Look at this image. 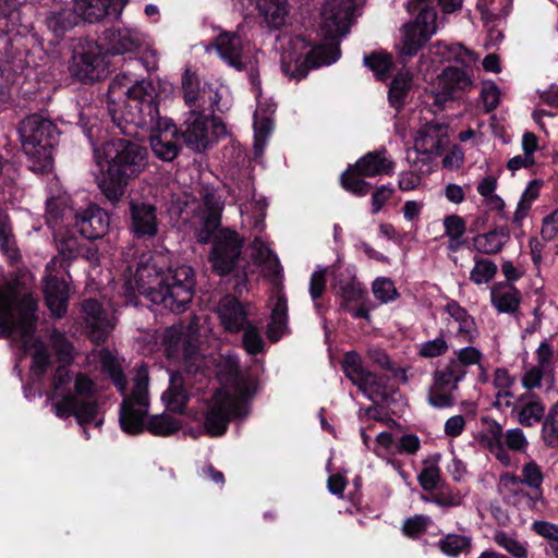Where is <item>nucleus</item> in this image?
<instances>
[{
  "mask_svg": "<svg viewBox=\"0 0 558 558\" xmlns=\"http://www.w3.org/2000/svg\"><path fill=\"white\" fill-rule=\"evenodd\" d=\"M51 341L60 365L53 375L52 391L49 396L51 411L61 420L73 417L82 427L86 439L90 438L89 427L99 429L104 415L97 401V373L109 376L124 396L120 405L121 429L129 435H137L145 428L156 436H169L178 432L181 424L169 414L162 413L147 418L149 410L148 372L143 365L137 367L130 393H125V376L120 360L108 349L93 350L86 356L85 372L69 371L73 360L71 343L58 331Z\"/></svg>",
  "mask_w": 558,
  "mask_h": 558,
  "instance_id": "1",
  "label": "nucleus"
},
{
  "mask_svg": "<svg viewBox=\"0 0 558 558\" xmlns=\"http://www.w3.org/2000/svg\"><path fill=\"white\" fill-rule=\"evenodd\" d=\"M364 0H326L320 14L322 43L312 46L303 36L283 34L278 38L281 69L286 76L300 81L311 69L339 60V39L349 33L352 15Z\"/></svg>",
  "mask_w": 558,
  "mask_h": 558,
  "instance_id": "2",
  "label": "nucleus"
},
{
  "mask_svg": "<svg viewBox=\"0 0 558 558\" xmlns=\"http://www.w3.org/2000/svg\"><path fill=\"white\" fill-rule=\"evenodd\" d=\"M124 291L126 304L133 301L137 291L155 304L182 313L193 299L194 272L186 265L172 269L165 254H143L133 280L124 283Z\"/></svg>",
  "mask_w": 558,
  "mask_h": 558,
  "instance_id": "3",
  "label": "nucleus"
},
{
  "mask_svg": "<svg viewBox=\"0 0 558 558\" xmlns=\"http://www.w3.org/2000/svg\"><path fill=\"white\" fill-rule=\"evenodd\" d=\"M37 303L19 279L0 282V338H10L23 354H31V372L41 376L50 363L45 344L35 337Z\"/></svg>",
  "mask_w": 558,
  "mask_h": 558,
  "instance_id": "4",
  "label": "nucleus"
},
{
  "mask_svg": "<svg viewBox=\"0 0 558 558\" xmlns=\"http://www.w3.org/2000/svg\"><path fill=\"white\" fill-rule=\"evenodd\" d=\"M94 158L101 168L98 187L112 204L121 201L129 181L147 166L146 148L126 138H116L94 147Z\"/></svg>",
  "mask_w": 558,
  "mask_h": 558,
  "instance_id": "5",
  "label": "nucleus"
},
{
  "mask_svg": "<svg viewBox=\"0 0 558 558\" xmlns=\"http://www.w3.org/2000/svg\"><path fill=\"white\" fill-rule=\"evenodd\" d=\"M219 58L229 66L238 70L250 71V80L255 87L257 97V108L254 113V157H262L267 145L268 137L274 128L272 114L276 107L274 104H263L259 100V82L255 73L257 63L256 57L247 43L234 32H225L218 35L211 46Z\"/></svg>",
  "mask_w": 558,
  "mask_h": 558,
  "instance_id": "6",
  "label": "nucleus"
},
{
  "mask_svg": "<svg viewBox=\"0 0 558 558\" xmlns=\"http://www.w3.org/2000/svg\"><path fill=\"white\" fill-rule=\"evenodd\" d=\"M108 97L113 122L126 136L138 133L129 129L131 124H145L151 121L155 112V88L149 80L138 81L130 73H119L110 83Z\"/></svg>",
  "mask_w": 558,
  "mask_h": 558,
  "instance_id": "7",
  "label": "nucleus"
},
{
  "mask_svg": "<svg viewBox=\"0 0 558 558\" xmlns=\"http://www.w3.org/2000/svg\"><path fill=\"white\" fill-rule=\"evenodd\" d=\"M230 376L222 388L217 390L208 403L205 414V430L210 436H221L231 420H243L250 413V403L255 395V383L243 376L232 360Z\"/></svg>",
  "mask_w": 558,
  "mask_h": 558,
  "instance_id": "8",
  "label": "nucleus"
},
{
  "mask_svg": "<svg viewBox=\"0 0 558 558\" xmlns=\"http://www.w3.org/2000/svg\"><path fill=\"white\" fill-rule=\"evenodd\" d=\"M436 5H439L444 13H451L461 8L462 0H407L408 12L417 13V16L402 28L401 53L403 56H415L437 33L442 21L437 19Z\"/></svg>",
  "mask_w": 558,
  "mask_h": 558,
  "instance_id": "9",
  "label": "nucleus"
},
{
  "mask_svg": "<svg viewBox=\"0 0 558 558\" xmlns=\"http://www.w3.org/2000/svg\"><path fill=\"white\" fill-rule=\"evenodd\" d=\"M20 134L29 169L35 173L49 172L52 169V154L58 141L54 124L48 119L34 114L22 122Z\"/></svg>",
  "mask_w": 558,
  "mask_h": 558,
  "instance_id": "10",
  "label": "nucleus"
},
{
  "mask_svg": "<svg viewBox=\"0 0 558 558\" xmlns=\"http://www.w3.org/2000/svg\"><path fill=\"white\" fill-rule=\"evenodd\" d=\"M46 219L54 233H60L63 223L74 222V227L86 239L104 236L110 223L108 214L97 205H89L84 211L76 213L62 198H50L47 202Z\"/></svg>",
  "mask_w": 558,
  "mask_h": 558,
  "instance_id": "11",
  "label": "nucleus"
},
{
  "mask_svg": "<svg viewBox=\"0 0 558 558\" xmlns=\"http://www.w3.org/2000/svg\"><path fill=\"white\" fill-rule=\"evenodd\" d=\"M198 342L195 331L183 325L167 328L162 339L167 356L183 363L187 374L204 373L216 361L213 355L202 352Z\"/></svg>",
  "mask_w": 558,
  "mask_h": 558,
  "instance_id": "12",
  "label": "nucleus"
},
{
  "mask_svg": "<svg viewBox=\"0 0 558 558\" xmlns=\"http://www.w3.org/2000/svg\"><path fill=\"white\" fill-rule=\"evenodd\" d=\"M182 89L190 110L205 114L206 111L222 112L229 108L228 89L223 85L205 83L201 88L197 75L189 69L182 75Z\"/></svg>",
  "mask_w": 558,
  "mask_h": 558,
  "instance_id": "13",
  "label": "nucleus"
},
{
  "mask_svg": "<svg viewBox=\"0 0 558 558\" xmlns=\"http://www.w3.org/2000/svg\"><path fill=\"white\" fill-rule=\"evenodd\" d=\"M129 129L138 133L140 130L150 131V147L155 156L163 161H172L179 154L181 135L177 126L168 118H160L158 107L151 113V121L145 124H131Z\"/></svg>",
  "mask_w": 558,
  "mask_h": 558,
  "instance_id": "14",
  "label": "nucleus"
},
{
  "mask_svg": "<svg viewBox=\"0 0 558 558\" xmlns=\"http://www.w3.org/2000/svg\"><path fill=\"white\" fill-rule=\"evenodd\" d=\"M473 88L474 81L468 68L447 66L430 90L433 105L442 108L446 102L461 98Z\"/></svg>",
  "mask_w": 558,
  "mask_h": 558,
  "instance_id": "15",
  "label": "nucleus"
},
{
  "mask_svg": "<svg viewBox=\"0 0 558 558\" xmlns=\"http://www.w3.org/2000/svg\"><path fill=\"white\" fill-rule=\"evenodd\" d=\"M213 242L209 262L214 270L219 275L231 272L241 256V239L234 231L221 229L214 234Z\"/></svg>",
  "mask_w": 558,
  "mask_h": 558,
  "instance_id": "16",
  "label": "nucleus"
},
{
  "mask_svg": "<svg viewBox=\"0 0 558 558\" xmlns=\"http://www.w3.org/2000/svg\"><path fill=\"white\" fill-rule=\"evenodd\" d=\"M341 366L345 376L368 399L374 400L383 395L385 387L383 378L365 369L361 356L355 351H349L344 354Z\"/></svg>",
  "mask_w": 558,
  "mask_h": 558,
  "instance_id": "17",
  "label": "nucleus"
},
{
  "mask_svg": "<svg viewBox=\"0 0 558 558\" xmlns=\"http://www.w3.org/2000/svg\"><path fill=\"white\" fill-rule=\"evenodd\" d=\"M130 230L136 239H151L157 235L159 220L154 204L131 198L129 202Z\"/></svg>",
  "mask_w": 558,
  "mask_h": 558,
  "instance_id": "18",
  "label": "nucleus"
},
{
  "mask_svg": "<svg viewBox=\"0 0 558 558\" xmlns=\"http://www.w3.org/2000/svg\"><path fill=\"white\" fill-rule=\"evenodd\" d=\"M505 407L511 409V414L523 427H533L542 423L546 415L542 399L530 391L521 393L514 401L506 400Z\"/></svg>",
  "mask_w": 558,
  "mask_h": 558,
  "instance_id": "19",
  "label": "nucleus"
},
{
  "mask_svg": "<svg viewBox=\"0 0 558 558\" xmlns=\"http://www.w3.org/2000/svg\"><path fill=\"white\" fill-rule=\"evenodd\" d=\"M482 422L484 427L480 434V444L504 466L515 465L518 461L504 445L506 432L502 425L489 417H484Z\"/></svg>",
  "mask_w": 558,
  "mask_h": 558,
  "instance_id": "20",
  "label": "nucleus"
},
{
  "mask_svg": "<svg viewBox=\"0 0 558 558\" xmlns=\"http://www.w3.org/2000/svg\"><path fill=\"white\" fill-rule=\"evenodd\" d=\"M83 318L89 337L95 342L104 341L107 335L114 328L116 318L109 315L101 304L93 299L82 303Z\"/></svg>",
  "mask_w": 558,
  "mask_h": 558,
  "instance_id": "21",
  "label": "nucleus"
},
{
  "mask_svg": "<svg viewBox=\"0 0 558 558\" xmlns=\"http://www.w3.org/2000/svg\"><path fill=\"white\" fill-rule=\"evenodd\" d=\"M448 314L447 325L456 329L454 337L462 343H472L478 337L476 323L468 311L457 301L450 300L445 306Z\"/></svg>",
  "mask_w": 558,
  "mask_h": 558,
  "instance_id": "22",
  "label": "nucleus"
},
{
  "mask_svg": "<svg viewBox=\"0 0 558 558\" xmlns=\"http://www.w3.org/2000/svg\"><path fill=\"white\" fill-rule=\"evenodd\" d=\"M107 51L111 54L133 52L148 45L147 36L136 27H122L105 32Z\"/></svg>",
  "mask_w": 558,
  "mask_h": 558,
  "instance_id": "23",
  "label": "nucleus"
},
{
  "mask_svg": "<svg viewBox=\"0 0 558 558\" xmlns=\"http://www.w3.org/2000/svg\"><path fill=\"white\" fill-rule=\"evenodd\" d=\"M428 58L430 63L457 62L464 68H470L476 62V54L462 44H449L438 40L429 46Z\"/></svg>",
  "mask_w": 558,
  "mask_h": 558,
  "instance_id": "24",
  "label": "nucleus"
},
{
  "mask_svg": "<svg viewBox=\"0 0 558 558\" xmlns=\"http://www.w3.org/2000/svg\"><path fill=\"white\" fill-rule=\"evenodd\" d=\"M129 0H74L73 11L84 21L94 23L106 15H121Z\"/></svg>",
  "mask_w": 558,
  "mask_h": 558,
  "instance_id": "25",
  "label": "nucleus"
},
{
  "mask_svg": "<svg viewBox=\"0 0 558 558\" xmlns=\"http://www.w3.org/2000/svg\"><path fill=\"white\" fill-rule=\"evenodd\" d=\"M185 126L181 137L184 138L186 146L198 153L207 149L211 143L207 116L197 110H190Z\"/></svg>",
  "mask_w": 558,
  "mask_h": 558,
  "instance_id": "26",
  "label": "nucleus"
},
{
  "mask_svg": "<svg viewBox=\"0 0 558 558\" xmlns=\"http://www.w3.org/2000/svg\"><path fill=\"white\" fill-rule=\"evenodd\" d=\"M332 292L343 302H356L362 299L364 289L356 279L355 270L351 267L332 270Z\"/></svg>",
  "mask_w": 558,
  "mask_h": 558,
  "instance_id": "27",
  "label": "nucleus"
},
{
  "mask_svg": "<svg viewBox=\"0 0 558 558\" xmlns=\"http://www.w3.org/2000/svg\"><path fill=\"white\" fill-rule=\"evenodd\" d=\"M217 314L221 325L230 332H239L248 323L245 307L232 295H225L219 301Z\"/></svg>",
  "mask_w": 558,
  "mask_h": 558,
  "instance_id": "28",
  "label": "nucleus"
},
{
  "mask_svg": "<svg viewBox=\"0 0 558 558\" xmlns=\"http://www.w3.org/2000/svg\"><path fill=\"white\" fill-rule=\"evenodd\" d=\"M269 306L271 315L267 325V337L271 341H278L288 331V301L281 289L270 298Z\"/></svg>",
  "mask_w": 558,
  "mask_h": 558,
  "instance_id": "29",
  "label": "nucleus"
},
{
  "mask_svg": "<svg viewBox=\"0 0 558 558\" xmlns=\"http://www.w3.org/2000/svg\"><path fill=\"white\" fill-rule=\"evenodd\" d=\"M45 300L51 314L62 317L66 313L69 290L63 279L47 275L44 281Z\"/></svg>",
  "mask_w": 558,
  "mask_h": 558,
  "instance_id": "30",
  "label": "nucleus"
},
{
  "mask_svg": "<svg viewBox=\"0 0 558 558\" xmlns=\"http://www.w3.org/2000/svg\"><path fill=\"white\" fill-rule=\"evenodd\" d=\"M202 198L207 214L204 216L205 231L199 233V241L207 243L210 240V232L219 226L225 203L218 192L209 187L203 189Z\"/></svg>",
  "mask_w": 558,
  "mask_h": 558,
  "instance_id": "31",
  "label": "nucleus"
},
{
  "mask_svg": "<svg viewBox=\"0 0 558 558\" xmlns=\"http://www.w3.org/2000/svg\"><path fill=\"white\" fill-rule=\"evenodd\" d=\"M102 58L95 49L77 53L72 58L70 71L73 76L81 81H95L102 72Z\"/></svg>",
  "mask_w": 558,
  "mask_h": 558,
  "instance_id": "32",
  "label": "nucleus"
},
{
  "mask_svg": "<svg viewBox=\"0 0 558 558\" xmlns=\"http://www.w3.org/2000/svg\"><path fill=\"white\" fill-rule=\"evenodd\" d=\"M251 257L255 264L262 267L265 276L274 279L280 277L282 268L278 257L259 236H256L252 243Z\"/></svg>",
  "mask_w": 558,
  "mask_h": 558,
  "instance_id": "33",
  "label": "nucleus"
},
{
  "mask_svg": "<svg viewBox=\"0 0 558 558\" xmlns=\"http://www.w3.org/2000/svg\"><path fill=\"white\" fill-rule=\"evenodd\" d=\"M510 240V231L507 227L499 226L488 232L477 234L473 238L474 248L482 254H497Z\"/></svg>",
  "mask_w": 558,
  "mask_h": 558,
  "instance_id": "34",
  "label": "nucleus"
},
{
  "mask_svg": "<svg viewBox=\"0 0 558 558\" xmlns=\"http://www.w3.org/2000/svg\"><path fill=\"white\" fill-rule=\"evenodd\" d=\"M355 168L363 177H376L390 173L395 162L386 156V150L372 151L360 158Z\"/></svg>",
  "mask_w": 558,
  "mask_h": 558,
  "instance_id": "35",
  "label": "nucleus"
},
{
  "mask_svg": "<svg viewBox=\"0 0 558 558\" xmlns=\"http://www.w3.org/2000/svg\"><path fill=\"white\" fill-rule=\"evenodd\" d=\"M256 9L264 23L271 28L284 25L289 13L287 0H256Z\"/></svg>",
  "mask_w": 558,
  "mask_h": 558,
  "instance_id": "36",
  "label": "nucleus"
},
{
  "mask_svg": "<svg viewBox=\"0 0 558 558\" xmlns=\"http://www.w3.org/2000/svg\"><path fill=\"white\" fill-rule=\"evenodd\" d=\"M490 302L499 313L512 314L520 305V292L510 284L494 286Z\"/></svg>",
  "mask_w": 558,
  "mask_h": 558,
  "instance_id": "37",
  "label": "nucleus"
},
{
  "mask_svg": "<svg viewBox=\"0 0 558 558\" xmlns=\"http://www.w3.org/2000/svg\"><path fill=\"white\" fill-rule=\"evenodd\" d=\"M162 400L169 411L182 412L184 410L189 393L184 388V379L181 373L170 375V385L163 392Z\"/></svg>",
  "mask_w": 558,
  "mask_h": 558,
  "instance_id": "38",
  "label": "nucleus"
},
{
  "mask_svg": "<svg viewBox=\"0 0 558 558\" xmlns=\"http://www.w3.org/2000/svg\"><path fill=\"white\" fill-rule=\"evenodd\" d=\"M466 376V371H463L452 357L447 363L436 369L433 374V380L437 387H446L450 391L458 389L459 383H461Z\"/></svg>",
  "mask_w": 558,
  "mask_h": 558,
  "instance_id": "39",
  "label": "nucleus"
},
{
  "mask_svg": "<svg viewBox=\"0 0 558 558\" xmlns=\"http://www.w3.org/2000/svg\"><path fill=\"white\" fill-rule=\"evenodd\" d=\"M412 74L409 71L398 73L390 83L388 99L390 105L400 109L412 87Z\"/></svg>",
  "mask_w": 558,
  "mask_h": 558,
  "instance_id": "40",
  "label": "nucleus"
},
{
  "mask_svg": "<svg viewBox=\"0 0 558 558\" xmlns=\"http://www.w3.org/2000/svg\"><path fill=\"white\" fill-rule=\"evenodd\" d=\"M541 439L547 448H558V400L542 421Z\"/></svg>",
  "mask_w": 558,
  "mask_h": 558,
  "instance_id": "41",
  "label": "nucleus"
},
{
  "mask_svg": "<svg viewBox=\"0 0 558 558\" xmlns=\"http://www.w3.org/2000/svg\"><path fill=\"white\" fill-rule=\"evenodd\" d=\"M494 542L509 553L513 558H527V544L518 539L515 534L506 531H496Z\"/></svg>",
  "mask_w": 558,
  "mask_h": 558,
  "instance_id": "42",
  "label": "nucleus"
},
{
  "mask_svg": "<svg viewBox=\"0 0 558 558\" xmlns=\"http://www.w3.org/2000/svg\"><path fill=\"white\" fill-rule=\"evenodd\" d=\"M363 63L367 66L378 80L385 81L389 77L392 68V58L384 51H375L371 54H365Z\"/></svg>",
  "mask_w": 558,
  "mask_h": 558,
  "instance_id": "43",
  "label": "nucleus"
},
{
  "mask_svg": "<svg viewBox=\"0 0 558 558\" xmlns=\"http://www.w3.org/2000/svg\"><path fill=\"white\" fill-rule=\"evenodd\" d=\"M449 349V341L441 331L436 338L421 342L416 353L424 359H436L445 355Z\"/></svg>",
  "mask_w": 558,
  "mask_h": 558,
  "instance_id": "44",
  "label": "nucleus"
},
{
  "mask_svg": "<svg viewBox=\"0 0 558 558\" xmlns=\"http://www.w3.org/2000/svg\"><path fill=\"white\" fill-rule=\"evenodd\" d=\"M77 15L70 9H62L58 12H51L47 17L48 28L57 36H61L65 31L75 25Z\"/></svg>",
  "mask_w": 558,
  "mask_h": 558,
  "instance_id": "45",
  "label": "nucleus"
},
{
  "mask_svg": "<svg viewBox=\"0 0 558 558\" xmlns=\"http://www.w3.org/2000/svg\"><path fill=\"white\" fill-rule=\"evenodd\" d=\"M520 478L523 485H526L534 492L541 493L544 482V473L541 465L536 461L529 460L522 465Z\"/></svg>",
  "mask_w": 558,
  "mask_h": 558,
  "instance_id": "46",
  "label": "nucleus"
},
{
  "mask_svg": "<svg viewBox=\"0 0 558 558\" xmlns=\"http://www.w3.org/2000/svg\"><path fill=\"white\" fill-rule=\"evenodd\" d=\"M497 272V265L484 258H474V267L471 270L470 279L475 284H484L489 282Z\"/></svg>",
  "mask_w": 558,
  "mask_h": 558,
  "instance_id": "47",
  "label": "nucleus"
},
{
  "mask_svg": "<svg viewBox=\"0 0 558 558\" xmlns=\"http://www.w3.org/2000/svg\"><path fill=\"white\" fill-rule=\"evenodd\" d=\"M554 379L553 372L542 366H532L522 376L521 384L526 390H533L542 387V383L551 384Z\"/></svg>",
  "mask_w": 558,
  "mask_h": 558,
  "instance_id": "48",
  "label": "nucleus"
},
{
  "mask_svg": "<svg viewBox=\"0 0 558 558\" xmlns=\"http://www.w3.org/2000/svg\"><path fill=\"white\" fill-rule=\"evenodd\" d=\"M439 546L444 554L454 557L468 553L471 539L463 535L448 534L440 541Z\"/></svg>",
  "mask_w": 558,
  "mask_h": 558,
  "instance_id": "49",
  "label": "nucleus"
},
{
  "mask_svg": "<svg viewBox=\"0 0 558 558\" xmlns=\"http://www.w3.org/2000/svg\"><path fill=\"white\" fill-rule=\"evenodd\" d=\"M538 196V186L532 182L529 184V186L524 190V192L521 195L520 201L518 202L517 209L514 211L512 222L515 225H521L522 220L526 217L532 203L536 199Z\"/></svg>",
  "mask_w": 558,
  "mask_h": 558,
  "instance_id": "50",
  "label": "nucleus"
},
{
  "mask_svg": "<svg viewBox=\"0 0 558 558\" xmlns=\"http://www.w3.org/2000/svg\"><path fill=\"white\" fill-rule=\"evenodd\" d=\"M372 290L375 299L380 303L392 302L399 296L393 281L386 277L375 279L372 284Z\"/></svg>",
  "mask_w": 558,
  "mask_h": 558,
  "instance_id": "51",
  "label": "nucleus"
},
{
  "mask_svg": "<svg viewBox=\"0 0 558 558\" xmlns=\"http://www.w3.org/2000/svg\"><path fill=\"white\" fill-rule=\"evenodd\" d=\"M483 359V353L473 345H465L453 351L452 360L461 366L463 371L474 365H480Z\"/></svg>",
  "mask_w": 558,
  "mask_h": 558,
  "instance_id": "52",
  "label": "nucleus"
},
{
  "mask_svg": "<svg viewBox=\"0 0 558 558\" xmlns=\"http://www.w3.org/2000/svg\"><path fill=\"white\" fill-rule=\"evenodd\" d=\"M0 247L3 254L11 260L17 259L19 253L11 239V230L8 225L7 215L0 209Z\"/></svg>",
  "mask_w": 558,
  "mask_h": 558,
  "instance_id": "53",
  "label": "nucleus"
},
{
  "mask_svg": "<svg viewBox=\"0 0 558 558\" xmlns=\"http://www.w3.org/2000/svg\"><path fill=\"white\" fill-rule=\"evenodd\" d=\"M396 449L397 439L392 436L390 432H381L376 436L373 451L378 458L384 460L388 457H396Z\"/></svg>",
  "mask_w": 558,
  "mask_h": 558,
  "instance_id": "54",
  "label": "nucleus"
},
{
  "mask_svg": "<svg viewBox=\"0 0 558 558\" xmlns=\"http://www.w3.org/2000/svg\"><path fill=\"white\" fill-rule=\"evenodd\" d=\"M436 131V126L429 124L425 125L415 138V147L424 153H434L437 150L440 146V140L434 135Z\"/></svg>",
  "mask_w": 558,
  "mask_h": 558,
  "instance_id": "55",
  "label": "nucleus"
},
{
  "mask_svg": "<svg viewBox=\"0 0 558 558\" xmlns=\"http://www.w3.org/2000/svg\"><path fill=\"white\" fill-rule=\"evenodd\" d=\"M504 445L508 452L523 453L529 448V440L520 427H514L506 430Z\"/></svg>",
  "mask_w": 558,
  "mask_h": 558,
  "instance_id": "56",
  "label": "nucleus"
},
{
  "mask_svg": "<svg viewBox=\"0 0 558 558\" xmlns=\"http://www.w3.org/2000/svg\"><path fill=\"white\" fill-rule=\"evenodd\" d=\"M462 495L449 488H442L423 500L433 502L441 508L458 507L462 504Z\"/></svg>",
  "mask_w": 558,
  "mask_h": 558,
  "instance_id": "57",
  "label": "nucleus"
},
{
  "mask_svg": "<svg viewBox=\"0 0 558 558\" xmlns=\"http://www.w3.org/2000/svg\"><path fill=\"white\" fill-rule=\"evenodd\" d=\"M427 401L433 408L445 409L452 407L456 400L452 396V391L448 390L446 387H437L434 383L429 388Z\"/></svg>",
  "mask_w": 558,
  "mask_h": 558,
  "instance_id": "58",
  "label": "nucleus"
},
{
  "mask_svg": "<svg viewBox=\"0 0 558 558\" xmlns=\"http://www.w3.org/2000/svg\"><path fill=\"white\" fill-rule=\"evenodd\" d=\"M244 335H243V347L250 354H257L263 351L264 349V340L259 332V330L251 325L250 323H246L244 328Z\"/></svg>",
  "mask_w": 558,
  "mask_h": 558,
  "instance_id": "59",
  "label": "nucleus"
},
{
  "mask_svg": "<svg viewBox=\"0 0 558 558\" xmlns=\"http://www.w3.org/2000/svg\"><path fill=\"white\" fill-rule=\"evenodd\" d=\"M481 99L486 112L496 109L500 102V89L493 81L482 83Z\"/></svg>",
  "mask_w": 558,
  "mask_h": 558,
  "instance_id": "60",
  "label": "nucleus"
},
{
  "mask_svg": "<svg viewBox=\"0 0 558 558\" xmlns=\"http://www.w3.org/2000/svg\"><path fill=\"white\" fill-rule=\"evenodd\" d=\"M360 175L361 174L347 171L341 177V184L347 191L357 196H363L368 193L369 183L364 181Z\"/></svg>",
  "mask_w": 558,
  "mask_h": 558,
  "instance_id": "61",
  "label": "nucleus"
},
{
  "mask_svg": "<svg viewBox=\"0 0 558 558\" xmlns=\"http://www.w3.org/2000/svg\"><path fill=\"white\" fill-rule=\"evenodd\" d=\"M421 448L417 435L409 433L397 438V454L414 456Z\"/></svg>",
  "mask_w": 558,
  "mask_h": 558,
  "instance_id": "62",
  "label": "nucleus"
},
{
  "mask_svg": "<svg viewBox=\"0 0 558 558\" xmlns=\"http://www.w3.org/2000/svg\"><path fill=\"white\" fill-rule=\"evenodd\" d=\"M430 523V518L427 515H414L409 518L403 524V532L410 537L421 535Z\"/></svg>",
  "mask_w": 558,
  "mask_h": 558,
  "instance_id": "63",
  "label": "nucleus"
},
{
  "mask_svg": "<svg viewBox=\"0 0 558 558\" xmlns=\"http://www.w3.org/2000/svg\"><path fill=\"white\" fill-rule=\"evenodd\" d=\"M417 478L424 490H433L437 487L440 478L439 468L433 464L427 465L422 470Z\"/></svg>",
  "mask_w": 558,
  "mask_h": 558,
  "instance_id": "64",
  "label": "nucleus"
}]
</instances>
